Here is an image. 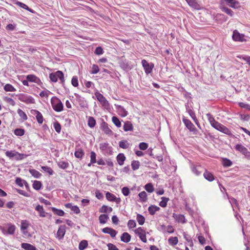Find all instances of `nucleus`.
<instances>
[{"label":"nucleus","instance_id":"f257e3e1","mask_svg":"<svg viewBox=\"0 0 250 250\" xmlns=\"http://www.w3.org/2000/svg\"><path fill=\"white\" fill-rule=\"evenodd\" d=\"M206 116L209 123L213 128L225 134L228 135H231L232 134L229 128L221 123L216 121L210 113H207Z\"/></svg>","mask_w":250,"mask_h":250},{"label":"nucleus","instance_id":"f03ea898","mask_svg":"<svg viewBox=\"0 0 250 250\" xmlns=\"http://www.w3.org/2000/svg\"><path fill=\"white\" fill-rule=\"evenodd\" d=\"M16 229V226L11 223H8L5 227H0V229L5 235L14 234Z\"/></svg>","mask_w":250,"mask_h":250},{"label":"nucleus","instance_id":"7ed1b4c3","mask_svg":"<svg viewBox=\"0 0 250 250\" xmlns=\"http://www.w3.org/2000/svg\"><path fill=\"white\" fill-rule=\"evenodd\" d=\"M51 104L55 111L59 112L63 110V105L61 101L56 97H53L51 99Z\"/></svg>","mask_w":250,"mask_h":250},{"label":"nucleus","instance_id":"20e7f679","mask_svg":"<svg viewBox=\"0 0 250 250\" xmlns=\"http://www.w3.org/2000/svg\"><path fill=\"white\" fill-rule=\"evenodd\" d=\"M49 78L50 80L53 82H57L58 81V79L61 81V83L62 84H64V75L62 71L58 70L55 73H51L49 74Z\"/></svg>","mask_w":250,"mask_h":250},{"label":"nucleus","instance_id":"39448f33","mask_svg":"<svg viewBox=\"0 0 250 250\" xmlns=\"http://www.w3.org/2000/svg\"><path fill=\"white\" fill-rule=\"evenodd\" d=\"M5 155L7 157L11 159L14 158L16 160H21L26 157V155L20 153L14 150L7 151L5 152Z\"/></svg>","mask_w":250,"mask_h":250},{"label":"nucleus","instance_id":"423d86ee","mask_svg":"<svg viewBox=\"0 0 250 250\" xmlns=\"http://www.w3.org/2000/svg\"><path fill=\"white\" fill-rule=\"evenodd\" d=\"M100 149L105 155H110L113 153L112 146H109V144L107 142L101 143L100 144Z\"/></svg>","mask_w":250,"mask_h":250},{"label":"nucleus","instance_id":"0eeeda50","mask_svg":"<svg viewBox=\"0 0 250 250\" xmlns=\"http://www.w3.org/2000/svg\"><path fill=\"white\" fill-rule=\"evenodd\" d=\"M182 121L185 124L186 127L190 131L193 133L194 134H197L198 132L197 129L195 127L194 125L191 123V122L186 119L185 117L182 118Z\"/></svg>","mask_w":250,"mask_h":250},{"label":"nucleus","instance_id":"6e6552de","mask_svg":"<svg viewBox=\"0 0 250 250\" xmlns=\"http://www.w3.org/2000/svg\"><path fill=\"white\" fill-rule=\"evenodd\" d=\"M18 99L21 102H24L27 104H34L35 103L34 99L32 97L26 94H20L18 96Z\"/></svg>","mask_w":250,"mask_h":250},{"label":"nucleus","instance_id":"1a4fd4ad","mask_svg":"<svg viewBox=\"0 0 250 250\" xmlns=\"http://www.w3.org/2000/svg\"><path fill=\"white\" fill-rule=\"evenodd\" d=\"M235 149L243 154L248 160H250V152L248 149L241 144H237L235 146Z\"/></svg>","mask_w":250,"mask_h":250},{"label":"nucleus","instance_id":"9d476101","mask_svg":"<svg viewBox=\"0 0 250 250\" xmlns=\"http://www.w3.org/2000/svg\"><path fill=\"white\" fill-rule=\"evenodd\" d=\"M95 95L97 100L100 102L103 106L105 108H107L109 107V104L108 102L102 94L97 92L95 93Z\"/></svg>","mask_w":250,"mask_h":250},{"label":"nucleus","instance_id":"9b49d317","mask_svg":"<svg viewBox=\"0 0 250 250\" xmlns=\"http://www.w3.org/2000/svg\"><path fill=\"white\" fill-rule=\"evenodd\" d=\"M142 64L146 74H150L154 67V64L152 63H149L146 60L142 61Z\"/></svg>","mask_w":250,"mask_h":250},{"label":"nucleus","instance_id":"f8f14e48","mask_svg":"<svg viewBox=\"0 0 250 250\" xmlns=\"http://www.w3.org/2000/svg\"><path fill=\"white\" fill-rule=\"evenodd\" d=\"M232 38L236 42H243L246 41L245 39V35L243 34L240 33L237 30L233 31Z\"/></svg>","mask_w":250,"mask_h":250},{"label":"nucleus","instance_id":"ddd939ff","mask_svg":"<svg viewBox=\"0 0 250 250\" xmlns=\"http://www.w3.org/2000/svg\"><path fill=\"white\" fill-rule=\"evenodd\" d=\"M135 233L138 235L140 239L144 243L147 242L146 231L141 227H139L135 230Z\"/></svg>","mask_w":250,"mask_h":250},{"label":"nucleus","instance_id":"4468645a","mask_svg":"<svg viewBox=\"0 0 250 250\" xmlns=\"http://www.w3.org/2000/svg\"><path fill=\"white\" fill-rule=\"evenodd\" d=\"M66 226L65 225H61L59 227L57 232V238L59 240L62 239L65 233Z\"/></svg>","mask_w":250,"mask_h":250},{"label":"nucleus","instance_id":"2eb2a0df","mask_svg":"<svg viewBox=\"0 0 250 250\" xmlns=\"http://www.w3.org/2000/svg\"><path fill=\"white\" fill-rule=\"evenodd\" d=\"M32 114L35 115L36 120L39 124H42L43 122V117L42 113L37 110L34 109L31 111Z\"/></svg>","mask_w":250,"mask_h":250},{"label":"nucleus","instance_id":"dca6fc26","mask_svg":"<svg viewBox=\"0 0 250 250\" xmlns=\"http://www.w3.org/2000/svg\"><path fill=\"white\" fill-rule=\"evenodd\" d=\"M35 210L38 211L39 215L41 217H45L46 216V215L48 214L49 215V216H51V215L50 214L45 212L43 208V207L40 205H38L35 207Z\"/></svg>","mask_w":250,"mask_h":250},{"label":"nucleus","instance_id":"f3484780","mask_svg":"<svg viewBox=\"0 0 250 250\" xmlns=\"http://www.w3.org/2000/svg\"><path fill=\"white\" fill-rule=\"evenodd\" d=\"M119 65L121 68L124 70H128L132 68L129 65V62L127 61L126 60L123 59V58H122L120 61Z\"/></svg>","mask_w":250,"mask_h":250},{"label":"nucleus","instance_id":"a211bd4d","mask_svg":"<svg viewBox=\"0 0 250 250\" xmlns=\"http://www.w3.org/2000/svg\"><path fill=\"white\" fill-rule=\"evenodd\" d=\"M102 232L104 233L109 234L112 238H114L117 234V231L109 227H105L102 229Z\"/></svg>","mask_w":250,"mask_h":250},{"label":"nucleus","instance_id":"6ab92c4d","mask_svg":"<svg viewBox=\"0 0 250 250\" xmlns=\"http://www.w3.org/2000/svg\"><path fill=\"white\" fill-rule=\"evenodd\" d=\"M227 4H229V7L233 9H238L240 7V2L236 0H225Z\"/></svg>","mask_w":250,"mask_h":250},{"label":"nucleus","instance_id":"aec40b11","mask_svg":"<svg viewBox=\"0 0 250 250\" xmlns=\"http://www.w3.org/2000/svg\"><path fill=\"white\" fill-rule=\"evenodd\" d=\"M172 217L178 223L184 224L186 223L187 222L185 217L184 215L177 214L175 213H173L172 214Z\"/></svg>","mask_w":250,"mask_h":250},{"label":"nucleus","instance_id":"412c9836","mask_svg":"<svg viewBox=\"0 0 250 250\" xmlns=\"http://www.w3.org/2000/svg\"><path fill=\"white\" fill-rule=\"evenodd\" d=\"M101 129L107 135H111L112 134V130L108 126V125L105 122H103L101 124Z\"/></svg>","mask_w":250,"mask_h":250},{"label":"nucleus","instance_id":"4be33fe9","mask_svg":"<svg viewBox=\"0 0 250 250\" xmlns=\"http://www.w3.org/2000/svg\"><path fill=\"white\" fill-rule=\"evenodd\" d=\"M29 226V223L26 220H22L21 222V229L22 233L26 235L27 231L26 230Z\"/></svg>","mask_w":250,"mask_h":250},{"label":"nucleus","instance_id":"5701e85b","mask_svg":"<svg viewBox=\"0 0 250 250\" xmlns=\"http://www.w3.org/2000/svg\"><path fill=\"white\" fill-rule=\"evenodd\" d=\"M126 160V157L124 153H119L116 157V160L118 164L120 166H123L125 161Z\"/></svg>","mask_w":250,"mask_h":250},{"label":"nucleus","instance_id":"b1692460","mask_svg":"<svg viewBox=\"0 0 250 250\" xmlns=\"http://www.w3.org/2000/svg\"><path fill=\"white\" fill-rule=\"evenodd\" d=\"M123 129L125 131L127 132L129 131H132L133 129V126L131 122L126 121L124 123L123 125Z\"/></svg>","mask_w":250,"mask_h":250},{"label":"nucleus","instance_id":"393cba45","mask_svg":"<svg viewBox=\"0 0 250 250\" xmlns=\"http://www.w3.org/2000/svg\"><path fill=\"white\" fill-rule=\"evenodd\" d=\"M191 169L192 172L195 174L196 176H199L201 174V169L202 167L201 166H191Z\"/></svg>","mask_w":250,"mask_h":250},{"label":"nucleus","instance_id":"a878e982","mask_svg":"<svg viewBox=\"0 0 250 250\" xmlns=\"http://www.w3.org/2000/svg\"><path fill=\"white\" fill-rule=\"evenodd\" d=\"M203 175L204 178L209 182H212L214 180V177L213 174L207 170H205Z\"/></svg>","mask_w":250,"mask_h":250},{"label":"nucleus","instance_id":"bb28decb","mask_svg":"<svg viewBox=\"0 0 250 250\" xmlns=\"http://www.w3.org/2000/svg\"><path fill=\"white\" fill-rule=\"evenodd\" d=\"M187 2L190 7L194 8L195 9L199 10L200 9V6L196 2V0H188Z\"/></svg>","mask_w":250,"mask_h":250},{"label":"nucleus","instance_id":"cd10ccee","mask_svg":"<svg viewBox=\"0 0 250 250\" xmlns=\"http://www.w3.org/2000/svg\"><path fill=\"white\" fill-rule=\"evenodd\" d=\"M121 240L125 243H128L131 240V236L127 232H124L121 237Z\"/></svg>","mask_w":250,"mask_h":250},{"label":"nucleus","instance_id":"c85d7f7f","mask_svg":"<svg viewBox=\"0 0 250 250\" xmlns=\"http://www.w3.org/2000/svg\"><path fill=\"white\" fill-rule=\"evenodd\" d=\"M160 208L155 205H151L148 207V211L149 214L153 215L155 214L156 212L159 211Z\"/></svg>","mask_w":250,"mask_h":250},{"label":"nucleus","instance_id":"c756f323","mask_svg":"<svg viewBox=\"0 0 250 250\" xmlns=\"http://www.w3.org/2000/svg\"><path fill=\"white\" fill-rule=\"evenodd\" d=\"M21 247L25 250H36V248L34 246L26 243H22Z\"/></svg>","mask_w":250,"mask_h":250},{"label":"nucleus","instance_id":"7c9ffc66","mask_svg":"<svg viewBox=\"0 0 250 250\" xmlns=\"http://www.w3.org/2000/svg\"><path fill=\"white\" fill-rule=\"evenodd\" d=\"M15 4L17 5H18V6L21 7V8H23V9H24L29 11L30 12L32 13H34L35 12L34 11L33 9L29 8L28 6L27 5H26L25 4H24V3H22V2H20V1H17L15 3Z\"/></svg>","mask_w":250,"mask_h":250},{"label":"nucleus","instance_id":"2f4dec72","mask_svg":"<svg viewBox=\"0 0 250 250\" xmlns=\"http://www.w3.org/2000/svg\"><path fill=\"white\" fill-rule=\"evenodd\" d=\"M17 113L19 116L21 118V119L22 120V122H24L27 120V116L26 114V113L22 111L21 109H18L17 110Z\"/></svg>","mask_w":250,"mask_h":250},{"label":"nucleus","instance_id":"473e14b6","mask_svg":"<svg viewBox=\"0 0 250 250\" xmlns=\"http://www.w3.org/2000/svg\"><path fill=\"white\" fill-rule=\"evenodd\" d=\"M183 234L184 238L189 243V246L190 247H192L193 246V243L190 235L187 234L186 232H184Z\"/></svg>","mask_w":250,"mask_h":250},{"label":"nucleus","instance_id":"72a5a7b5","mask_svg":"<svg viewBox=\"0 0 250 250\" xmlns=\"http://www.w3.org/2000/svg\"><path fill=\"white\" fill-rule=\"evenodd\" d=\"M74 155L76 158L81 159L84 155V152L82 148H78L76 149Z\"/></svg>","mask_w":250,"mask_h":250},{"label":"nucleus","instance_id":"f704fd0d","mask_svg":"<svg viewBox=\"0 0 250 250\" xmlns=\"http://www.w3.org/2000/svg\"><path fill=\"white\" fill-rule=\"evenodd\" d=\"M109 217L107 214H103L99 217V222L101 224H105L108 219Z\"/></svg>","mask_w":250,"mask_h":250},{"label":"nucleus","instance_id":"c9c22d12","mask_svg":"<svg viewBox=\"0 0 250 250\" xmlns=\"http://www.w3.org/2000/svg\"><path fill=\"white\" fill-rule=\"evenodd\" d=\"M138 196L141 202H145L147 201V194L145 191L140 192Z\"/></svg>","mask_w":250,"mask_h":250},{"label":"nucleus","instance_id":"e433bc0d","mask_svg":"<svg viewBox=\"0 0 250 250\" xmlns=\"http://www.w3.org/2000/svg\"><path fill=\"white\" fill-rule=\"evenodd\" d=\"M112 211L111 207H108L105 205H103L99 209V211L101 213L111 212Z\"/></svg>","mask_w":250,"mask_h":250},{"label":"nucleus","instance_id":"4c0bfd02","mask_svg":"<svg viewBox=\"0 0 250 250\" xmlns=\"http://www.w3.org/2000/svg\"><path fill=\"white\" fill-rule=\"evenodd\" d=\"M88 246V242L87 240H83L80 242L79 245V249L83 250Z\"/></svg>","mask_w":250,"mask_h":250},{"label":"nucleus","instance_id":"58836bf2","mask_svg":"<svg viewBox=\"0 0 250 250\" xmlns=\"http://www.w3.org/2000/svg\"><path fill=\"white\" fill-rule=\"evenodd\" d=\"M168 242L169 245L175 246L178 242V239L177 237H170L168 239Z\"/></svg>","mask_w":250,"mask_h":250},{"label":"nucleus","instance_id":"ea45409f","mask_svg":"<svg viewBox=\"0 0 250 250\" xmlns=\"http://www.w3.org/2000/svg\"><path fill=\"white\" fill-rule=\"evenodd\" d=\"M119 145L120 147L124 149H126L129 147V144L126 140H122L119 142Z\"/></svg>","mask_w":250,"mask_h":250},{"label":"nucleus","instance_id":"a19ab883","mask_svg":"<svg viewBox=\"0 0 250 250\" xmlns=\"http://www.w3.org/2000/svg\"><path fill=\"white\" fill-rule=\"evenodd\" d=\"M51 210L55 214L58 216H62L64 214V212L62 209H59L56 208L52 207L51 208Z\"/></svg>","mask_w":250,"mask_h":250},{"label":"nucleus","instance_id":"79ce46f5","mask_svg":"<svg viewBox=\"0 0 250 250\" xmlns=\"http://www.w3.org/2000/svg\"><path fill=\"white\" fill-rule=\"evenodd\" d=\"M96 125V121L92 117H89L88 119V125L90 128H93Z\"/></svg>","mask_w":250,"mask_h":250},{"label":"nucleus","instance_id":"37998d69","mask_svg":"<svg viewBox=\"0 0 250 250\" xmlns=\"http://www.w3.org/2000/svg\"><path fill=\"white\" fill-rule=\"evenodd\" d=\"M161 201L159 203V205L162 208H165L167 205V203L169 201V198L165 197H161Z\"/></svg>","mask_w":250,"mask_h":250},{"label":"nucleus","instance_id":"c03bdc74","mask_svg":"<svg viewBox=\"0 0 250 250\" xmlns=\"http://www.w3.org/2000/svg\"><path fill=\"white\" fill-rule=\"evenodd\" d=\"M29 172L32 175V176L36 178H39L41 176V174L35 169H30Z\"/></svg>","mask_w":250,"mask_h":250},{"label":"nucleus","instance_id":"a18cd8bd","mask_svg":"<svg viewBox=\"0 0 250 250\" xmlns=\"http://www.w3.org/2000/svg\"><path fill=\"white\" fill-rule=\"evenodd\" d=\"M42 187V184L41 181H35L33 184V188L34 189L39 190Z\"/></svg>","mask_w":250,"mask_h":250},{"label":"nucleus","instance_id":"49530a36","mask_svg":"<svg viewBox=\"0 0 250 250\" xmlns=\"http://www.w3.org/2000/svg\"><path fill=\"white\" fill-rule=\"evenodd\" d=\"M137 221L140 225H143L145 221V218L144 216L140 214H137Z\"/></svg>","mask_w":250,"mask_h":250},{"label":"nucleus","instance_id":"de8ad7c7","mask_svg":"<svg viewBox=\"0 0 250 250\" xmlns=\"http://www.w3.org/2000/svg\"><path fill=\"white\" fill-rule=\"evenodd\" d=\"M26 79L30 82L37 83L39 79L34 75H28L26 76Z\"/></svg>","mask_w":250,"mask_h":250},{"label":"nucleus","instance_id":"09e8293b","mask_svg":"<svg viewBox=\"0 0 250 250\" xmlns=\"http://www.w3.org/2000/svg\"><path fill=\"white\" fill-rule=\"evenodd\" d=\"M140 163L138 161L133 160L131 162V167L133 170H136L139 169Z\"/></svg>","mask_w":250,"mask_h":250},{"label":"nucleus","instance_id":"8fccbe9b","mask_svg":"<svg viewBox=\"0 0 250 250\" xmlns=\"http://www.w3.org/2000/svg\"><path fill=\"white\" fill-rule=\"evenodd\" d=\"M222 10L230 17H233L234 16V12L233 11L228 7H223L222 8Z\"/></svg>","mask_w":250,"mask_h":250},{"label":"nucleus","instance_id":"3c124183","mask_svg":"<svg viewBox=\"0 0 250 250\" xmlns=\"http://www.w3.org/2000/svg\"><path fill=\"white\" fill-rule=\"evenodd\" d=\"M145 189L149 193H152L154 190V188L151 183H148L145 186Z\"/></svg>","mask_w":250,"mask_h":250},{"label":"nucleus","instance_id":"603ef678","mask_svg":"<svg viewBox=\"0 0 250 250\" xmlns=\"http://www.w3.org/2000/svg\"><path fill=\"white\" fill-rule=\"evenodd\" d=\"M58 166L60 168L64 169L68 167L69 164L65 161H60L58 163Z\"/></svg>","mask_w":250,"mask_h":250},{"label":"nucleus","instance_id":"864d4df0","mask_svg":"<svg viewBox=\"0 0 250 250\" xmlns=\"http://www.w3.org/2000/svg\"><path fill=\"white\" fill-rule=\"evenodd\" d=\"M42 168L44 172L48 173L49 175H53L54 173L53 169L48 166H42Z\"/></svg>","mask_w":250,"mask_h":250},{"label":"nucleus","instance_id":"5fc2aeb1","mask_svg":"<svg viewBox=\"0 0 250 250\" xmlns=\"http://www.w3.org/2000/svg\"><path fill=\"white\" fill-rule=\"evenodd\" d=\"M222 164L225 167H229L232 165V162L230 160L226 158L223 159Z\"/></svg>","mask_w":250,"mask_h":250},{"label":"nucleus","instance_id":"6e6d98bb","mask_svg":"<svg viewBox=\"0 0 250 250\" xmlns=\"http://www.w3.org/2000/svg\"><path fill=\"white\" fill-rule=\"evenodd\" d=\"M4 89L6 91L13 92L16 91V88L10 84H6L4 86Z\"/></svg>","mask_w":250,"mask_h":250},{"label":"nucleus","instance_id":"4d7b16f0","mask_svg":"<svg viewBox=\"0 0 250 250\" xmlns=\"http://www.w3.org/2000/svg\"><path fill=\"white\" fill-rule=\"evenodd\" d=\"M112 121L117 127H120L121 126V123L117 117H112Z\"/></svg>","mask_w":250,"mask_h":250},{"label":"nucleus","instance_id":"13d9d810","mask_svg":"<svg viewBox=\"0 0 250 250\" xmlns=\"http://www.w3.org/2000/svg\"><path fill=\"white\" fill-rule=\"evenodd\" d=\"M25 131L23 129L16 128L14 130V134L16 136H22L24 134Z\"/></svg>","mask_w":250,"mask_h":250},{"label":"nucleus","instance_id":"bf43d9fd","mask_svg":"<svg viewBox=\"0 0 250 250\" xmlns=\"http://www.w3.org/2000/svg\"><path fill=\"white\" fill-rule=\"evenodd\" d=\"M105 197L108 201L113 202L116 196L113 194L107 192L105 194Z\"/></svg>","mask_w":250,"mask_h":250},{"label":"nucleus","instance_id":"052dcab7","mask_svg":"<svg viewBox=\"0 0 250 250\" xmlns=\"http://www.w3.org/2000/svg\"><path fill=\"white\" fill-rule=\"evenodd\" d=\"M71 84L74 87H77L79 85L78 77L74 76L71 80Z\"/></svg>","mask_w":250,"mask_h":250},{"label":"nucleus","instance_id":"680f3d73","mask_svg":"<svg viewBox=\"0 0 250 250\" xmlns=\"http://www.w3.org/2000/svg\"><path fill=\"white\" fill-rule=\"evenodd\" d=\"M53 126L54 129H55V131L59 133L61 132V126L59 123L58 122H56L53 124Z\"/></svg>","mask_w":250,"mask_h":250},{"label":"nucleus","instance_id":"e2e57ef3","mask_svg":"<svg viewBox=\"0 0 250 250\" xmlns=\"http://www.w3.org/2000/svg\"><path fill=\"white\" fill-rule=\"evenodd\" d=\"M238 104L240 107L250 110V105L249 104L243 102H239Z\"/></svg>","mask_w":250,"mask_h":250},{"label":"nucleus","instance_id":"0e129e2a","mask_svg":"<svg viewBox=\"0 0 250 250\" xmlns=\"http://www.w3.org/2000/svg\"><path fill=\"white\" fill-rule=\"evenodd\" d=\"M99 71V68L98 66L96 64H93L90 73L91 74H96L98 73Z\"/></svg>","mask_w":250,"mask_h":250},{"label":"nucleus","instance_id":"69168bd1","mask_svg":"<svg viewBox=\"0 0 250 250\" xmlns=\"http://www.w3.org/2000/svg\"><path fill=\"white\" fill-rule=\"evenodd\" d=\"M90 162L91 163H96V154L95 152L91 151L90 152Z\"/></svg>","mask_w":250,"mask_h":250},{"label":"nucleus","instance_id":"338daca9","mask_svg":"<svg viewBox=\"0 0 250 250\" xmlns=\"http://www.w3.org/2000/svg\"><path fill=\"white\" fill-rule=\"evenodd\" d=\"M136 224L134 220H129L127 223V226L129 229H132L136 227Z\"/></svg>","mask_w":250,"mask_h":250},{"label":"nucleus","instance_id":"774afa93","mask_svg":"<svg viewBox=\"0 0 250 250\" xmlns=\"http://www.w3.org/2000/svg\"><path fill=\"white\" fill-rule=\"evenodd\" d=\"M24 181H25L22 180L21 178H17L15 180L16 184L21 187L23 186Z\"/></svg>","mask_w":250,"mask_h":250}]
</instances>
